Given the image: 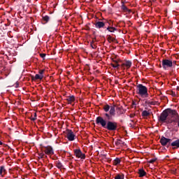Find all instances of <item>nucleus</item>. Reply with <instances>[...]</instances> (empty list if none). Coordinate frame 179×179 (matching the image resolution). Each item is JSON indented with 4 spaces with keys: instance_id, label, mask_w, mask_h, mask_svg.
Listing matches in <instances>:
<instances>
[{
    "instance_id": "15",
    "label": "nucleus",
    "mask_w": 179,
    "mask_h": 179,
    "mask_svg": "<svg viewBox=\"0 0 179 179\" xmlns=\"http://www.w3.org/2000/svg\"><path fill=\"white\" fill-rule=\"evenodd\" d=\"M66 100V101H68L69 104H71V103H73V101H75V96H69Z\"/></svg>"
},
{
    "instance_id": "34",
    "label": "nucleus",
    "mask_w": 179,
    "mask_h": 179,
    "mask_svg": "<svg viewBox=\"0 0 179 179\" xmlns=\"http://www.w3.org/2000/svg\"><path fill=\"white\" fill-rule=\"evenodd\" d=\"M45 55H46L45 53H41L40 54V57H41L43 58V59H45Z\"/></svg>"
},
{
    "instance_id": "26",
    "label": "nucleus",
    "mask_w": 179,
    "mask_h": 179,
    "mask_svg": "<svg viewBox=\"0 0 179 179\" xmlns=\"http://www.w3.org/2000/svg\"><path fill=\"white\" fill-rule=\"evenodd\" d=\"M5 171H6V169H5V166H0V175L2 176V173H5Z\"/></svg>"
},
{
    "instance_id": "24",
    "label": "nucleus",
    "mask_w": 179,
    "mask_h": 179,
    "mask_svg": "<svg viewBox=\"0 0 179 179\" xmlns=\"http://www.w3.org/2000/svg\"><path fill=\"white\" fill-rule=\"evenodd\" d=\"M110 65L113 66V68L120 69V64L111 63Z\"/></svg>"
},
{
    "instance_id": "16",
    "label": "nucleus",
    "mask_w": 179,
    "mask_h": 179,
    "mask_svg": "<svg viewBox=\"0 0 179 179\" xmlns=\"http://www.w3.org/2000/svg\"><path fill=\"white\" fill-rule=\"evenodd\" d=\"M171 122H173L174 125H177V127L179 128V115L177 117H175V119L171 120Z\"/></svg>"
},
{
    "instance_id": "19",
    "label": "nucleus",
    "mask_w": 179,
    "mask_h": 179,
    "mask_svg": "<svg viewBox=\"0 0 179 179\" xmlns=\"http://www.w3.org/2000/svg\"><path fill=\"white\" fill-rule=\"evenodd\" d=\"M113 166H118L121 163V159L120 158H115L113 162Z\"/></svg>"
},
{
    "instance_id": "2",
    "label": "nucleus",
    "mask_w": 179,
    "mask_h": 179,
    "mask_svg": "<svg viewBox=\"0 0 179 179\" xmlns=\"http://www.w3.org/2000/svg\"><path fill=\"white\" fill-rule=\"evenodd\" d=\"M136 93L138 96L143 98L149 97V93L148 92V87L146 86L143 85L142 84H138L136 86Z\"/></svg>"
},
{
    "instance_id": "20",
    "label": "nucleus",
    "mask_w": 179,
    "mask_h": 179,
    "mask_svg": "<svg viewBox=\"0 0 179 179\" xmlns=\"http://www.w3.org/2000/svg\"><path fill=\"white\" fill-rule=\"evenodd\" d=\"M116 110H117V114L119 115H122V114H124V111H122V106L117 107Z\"/></svg>"
},
{
    "instance_id": "22",
    "label": "nucleus",
    "mask_w": 179,
    "mask_h": 179,
    "mask_svg": "<svg viewBox=\"0 0 179 179\" xmlns=\"http://www.w3.org/2000/svg\"><path fill=\"white\" fill-rule=\"evenodd\" d=\"M29 120H31V121H36V120H37V113H34V116L31 115V116L29 117Z\"/></svg>"
},
{
    "instance_id": "3",
    "label": "nucleus",
    "mask_w": 179,
    "mask_h": 179,
    "mask_svg": "<svg viewBox=\"0 0 179 179\" xmlns=\"http://www.w3.org/2000/svg\"><path fill=\"white\" fill-rule=\"evenodd\" d=\"M66 138H67L68 141L72 142L75 141V138H76V135L73 132L71 129H67L65 131Z\"/></svg>"
},
{
    "instance_id": "21",
    "label": "nucleus",
    "mask_w": 179,
    "mask_h": 179,
    "mask_svg": "<svg viewBox=\"0 0 179 179\" xmlns=\"http://www.w3.org/2000/svg\"><path fill=\"white\" fill-rule=\"evenodd\" d=\"M55 164L57 169H62V167H64V166L62 165V163H61L59 161H56Z\"/></svg>"
},
{
    "instance_id": "44",
    "label": "nucleus",
    "mask_w": 179,
    "mask_h": 179,
    "mask_svg": "<svg viewBox=\"0 0 179 179\" xmlns=\"http://www.w3.org/2000/svg\"><path fill=\"white\" fill-rule=\"evenodd\" d=\"M51 169H52V164H51Z\"/></svg>"
},
{
    "instance_id": "10",
    "label": "nucleus",
    "mask_w": 179,
    "mask_h": 179,
    "mask_svg": "<svg viewBox=\"0 0 179 179\" xmlns=\"http://www.w3.org/2000/svg\"><path fill=\"white\" fill-rule=\"evenodd\" d=\"M74 153L76 157H78V159H82L83 160H85L86 159V155L82 152V150H80V149L74 150Z\"/></svg>"
},
{
    "instance_id": "23",
    "label": "nucleus",
    "mask_w": 179,
    "mask_h": 179,
    "mask_svg": "<svg viewBox=\"0 0 179 179\" xmlns=\"http://www.w3.org/2000/svg\"><path fill=\"white\" fill-rule=\"evenodd\" d=\"M150 115V113L148 112V110H143L142 112V117H149Z\"/></svg>"
},
{
    "instance_id": "43",
    "label": "nucleus",
    "mask_w": 179,
    "mask_h": 179,
    "mask_svg": "<svg viewBox=\"0 0 179 179\" xmlns=\"http://www.w3.org/2000/svg\"><path fill=\"white\" fill-rule=\"evenodd\" d=\"M0 145H2V141H0Z\"/></svg>"
},
{
    "instance_id": "36",
    "label": "nucleus",
    "mask_w": 179,
    "mask_h": 179,
    "mask_svg": "<svg viewBox=\"0 0 179 179\" xmlns=\"http://www.w3.org/2000/svg\"><path fill=\"white\" fill-rule=\"evenodd\" d=\"M91 47H92V48H96V45L93 44V42H92L91 43Z\"/></svg>"
},
{
    "instance_id": "40",
    "label": "nucleus",
    "mask_w": 179,
    "mask_h": 179,
    "mask_svg": "<svg viewBox=\"0 0 179 179\" xmlns=\"http://www.w3.org/2000/svg\"><path fill=\"white\" fill-rule=\"evenodd\" d=\"M173 96L174 97H176V93H175V92L173 94Z\"/></svg>"
},
{
    "instance_id": "5",
    "label": "nucleus",
    "mask_w": 179,
    "mask_h": 179,
    "mask_svg": "<svg viewBox=\"0 0 179 179\" xmlns=\"http://www.w3.org/2000/svg\"><path fill=\"white\" fill-rule=\"evenodd\" d=\"M41 150H43L45 155H48V156H52V155H54V148L50 145L42 146Z\"/></svg>"
},
{
    "instance_id": "35",
    "label": "nucleus",
    "mask_w": 179,
    "mask_h": 179,
    "mask_svg": "<svg viewBox=\"0 0 179 179\" xmlns=\"http://www.w3.org/2000/svg\"><path fill=\"white\" fill-rule=\"evenodd\" d=\"M112 61H113V62H114V64H116L120 62V60H118V59H112Z\"/></svg>"
},
{
    "instance_id": "17",
    "label": "nucleus",
    "mask_w": 179,
    "mask_h": 179,
    "mask_svg": "<svg viewBox=\"0 0 179 179\" xmlns=\"http://www.w3.org/2000/svg\"><path fill=\"white\" fill-rule=\"evenodd\" d=\"M107 30H108L110 33H114V31H117V29L115 27L110 26L106 27V31H107Z\"/></svg>"
},
{
    "instance_id": "25",
    "label": "nucleus",
    "mask_w": 179,
    "mask_h": 179,
    "mask_svg": "<svg viewBox=\"0 0 179 179\" xmlns=\"http://www.w3.org/2000/svg\"><path fill=\"white\" fill-rule=\"evenodd\" d=\"M124 174H117L115 176V179H124Z\"/></svg>"
},
{
    "instance_id": "9",
    "label": "nucleus",
    "mask_w": 179,
    "mask_h": 179,
    "mask_svg": "<svg viewBox=\"0 0 179 179\" xmlns=\"http://www.w3.org/2000/svg\"><path fill=\"white\" fill-rule=\"evenodd\" d=\"M166 113L168 114V117H171V118H174V117L177 118L178 116L179 115L177 110H173L171 108H166Z\"/></svg>"
},
{
    "instance_id": "12",
    "label": "nucleus",
    "mask_w": 179,
    "mask_h": 179,
    "mask_svg": "<svg viewBox=\"0 0 179 179\" xmlns=\"http://www.w3.org/2000/svg\"><path fill=\"white\" fill-rule=\"evenodd\" d=\"M171 146L173 149H178L179 148V138L176 139V141L171 142Z\"/></svg>"
},
{
    "instance_id": "8",
    "label": "nucleus",
    "mask_w": 179,
    "mask_h": 179,
    "mask_svg": "<svg viewBox=\"0 0 179 179\" xmlns=\"http://www.w3.org/2000/svg\"><path fill=\"white\" fill-rule=\"evenodd\" d=\"M107 22L97 21L94 23L96 29H107Z\"/></svg>"
},
{
    "instance_id": "32",
    "label": "nucleus",
    "mask_w": 179,
    "mask_h": 179,
    "mask_svg": "<svg viewBox=\"0 0 179 179\" xmlns=\"http://www.w3.org/2000/svg\"><path fill=\"white\" fill-rule=\"evenodd\" d=\"M108 40L110 41H113V42L115 41V38H113L111 36H109L108 38Z\"/></svg>"
},
{
    "instance_id": "45",
    "label": "nucleus",
    "mask_w": 179,
    "mask_h": 179,
    "mask_svg": "<svg viewBox=\"0 0 179 179\" xmlns=\"http://www.w3.org/2000/svg\"><path fill=\"white\" fill-rule=\"evenodd\" d=\"M52 159H53V160H55V158H52Z\"/></svg>"
},
{
    "instance_id": "42",
    "label": "nucleus",
    "mask_w": 179,
    "mask_h": 179,
    "mask_svg": "<svg viewBox=\"0 0 179 179\" xmlns=\"http://www.w3.org/2000/svg\"><path fill=\"white\" fill-rule=\"evenodd\" d=\"M44 158H45V159H47V155H45V156H44Z\"/></svg>"
},
{
    "instance_id": "37",
    "label": "nucleus",
    "mask_w": 179,
    "mask_h": 179,
    "mask_svg": "<svg viewBox=\"0 0 179 179\" xmlns=\"http://www.w3.org/2000/svg\"><path fill=\"white\" fill-rule=\"evenodd\" d=\"M130 118H134L135 117V113H131L129 115Z\"/></svg>"
},
{
    "instance_id": "18",
    "label": "nucleus",
    "mask_w": 179,
    "mask_h": 179,
    "mask_svg": "<svg viewBox=\"0 0 179 179\" xmlns=\"http://www.w3.org/2000/svg\"><path fill=\"white\" fill-rule=\"evenodd\" d=\"M138 174H139V177L141 178L145 177V176H146V171H145L143 169H138Z\"/></svg>"
},
{
    "instance_id": "33",
    "label": "nucleus",
    "mask_w": 179,
    "mask_h": 179,
    "mask_svg": "<svg viewBox=\"0 0 179 179\" xmlns=\"http://www.w3.org/2000/svg\"><path fill=\"white\" fill-rule=\"evenodd\" d=\"M44 72H45V70L42 69V70H39L38 73L40 75H43Z\"/></svg>"
},
{
    "instance_id": "41",
    "label": "nucleus",
    "mask_w": 179,
    "mask_h": 179,
    "mask_svg": "<svg viewBox=\"0 0 179 179\" xmlns=\"http://www.w3.org/2000/svg\"><path fill=\"white\" fill-rule=\"evenodd\" d=\"M176 132L178 131V129H175Z\"/></svg>"
},
{
    "instance_id": "7",
    "label": "nucleus",
    "mask_w": 179,
    "mask_h": 179,
    "mask_svg": "<svg viewBox=\"0 0 179 179\" xmlns=\"http://www.w3.org/2000/svg\"><path fill=\"white\" fill-rule=\"evenodd\" d=\"M167 119L169 120V115L167 113V110L165 109L164 110H163V112L160 114L158 121L161 122H164L165 121L167 120Z\"/></svg>"
},
{
    "instance_id": "6",
    "label": "nucleus",
    "mask_w": 179,
    "mask_h": 179,
    "mask_svg": "<svg viewBox=\"0 0 179 179\" xmlns=\"http://www.w3.org/2000/svg\"><path fill=\"white\" fill-rule=\"evenodd\" d=\"M162 65L163 69L166 71L167 68H173V61L167 59H162Z\"/></svg>"
},
{
    "instance_id": "31",
    "label": "nucleus",
    "mask_w": 179,
    "mask_h": 179,
    "mask_svg": "<svg viewBox=\"0 0 179 179\" xmlns=\"http://www.w3.org/2000/svg\"><path fill=\"white\" fill-rule=\"evenodd\" d=\"M156 160H157V158H153L152 159H150L148 163H150L151 164H153V163H155V162H156Z\"/></svg>"
},
{
    "instance_id": "13",
    "label": "nucleus",
    "mask_w": 179,
    "mask_h": 179,
    "mask_svg": "<svg viewBox=\"0 0 179 179\" xmlns=\"http://www.w3.org/2000/svg\"><path fill=\"white\" fill-rule=\"evenodd\" d=\"M44 78V76L40 74H36L35 76H31L32 80H41Z\"/></svg>"
},
{
    "instance_id": "30",
    "label": "nucleus",
    "mask_w": 179,
    "mask_h": 179,
    "mask_svg": "<svg viewBox=\"0 0 179 179\" xmlns=\"http://www.w3.org/2000/svg\"><path fill=\"white\" fill-rule=\"evenodd\" d=\"M38 159H44V156H45V154L42 152L38 154Z\"/></svg>"
},
{
    "instance_id": "28",
    "label": "nucleus",
    "mask_w": 179,
    "mask_h": 179,
    "mask_svg": "<svg viewBox=\"0 0 179 179\" xmlns=\"http://www.w3.org/2000/svg\"><path fill=\"white\" fill-rule=\"evenodd\" d=\"M121 143H122V145H124V142H122L120 139H118V140L115 142L116 146H120V145H121Z\"/></svg>"
},
{
    "instance_id": "29",
    "label": "nucleus",
    "mask_w": 179,
    "mask_h": 179,
    "mask_svg": "<svg viewBox=\"0 0 179 179\" xmlns=\"http://www.w3.org/2000/svg\"><path fill=\"white\" fill-rule=\"evenodd\" d=\"M157 103V101H148L147 102L148 106H156Z\"/></svg>"
},
{
    "instance_id": "27",
    "label": "nucleus",
    "mask_w": 179,
    "mask_h": 179,
    "mask_svg": "<svg viewBox=\"0 0 179 179\" xmlns=\"http://www.w3.org/2000/svg\"><path fill=\"white\" fill-rule=\"evenodd\" d=\"M43 20L47 23L48 22V20H50V17L48 15H45L43 17Z\"/></svg>"
},
{
    "instance_id": "1",
    "label": "nucleus",
    "mask_w": 179,
    "mask_h": 179,
    "mask_svg": "<svg viewBox=\"0 0 179 179\" xmlns=\"http://www.w3.org/2000/svg\"><path fill=\"white\" fill-rule=\"evenodd\" d=\"M115 104L110 106L108 104H106L103 106V117L98 116L96 119V125H101L102 128L107 129L108 131L114 132L118 129V123L113 122V117H115Z\"/></svg>"
},
{
    "instance_id": "38",
    "label": "nucleus",
    "mask_w": 179,
    "mask_h": 179,
    "mask_svg": "<svg viewBox=\"0 0 179 179\" xmlns=\"http://www.w3.org/2000/svg\"><path fill=\"white\" fill-rule=\"evenodd\" d=\"M172 64H173V66H176V65L177 64V61L172 62Z\"/></svg>"
},
{
    "instance_id": "4",
    "label": "nucleus",
    "mask_w": 179,
    "mask_h": 179,
    "mask_svg": "<svg viewBox=\"0 0 179 179\" xmlns=\"http://www.w3.org/2000/svg\"><path fill=\"white\" fill-rule=\"evenodd\" d=\"M159 142L162 146H167V148H169V146H171L173 140L171 138H167L162 136L160 138Z\"/></svg>"
},
{
    "instance_id": "39",
    "label": "nucleus",
    "mask_w": 179,
    "mask_h": 179,
    "mask_svg": "<svg viewBox=\"0 0 179 179\" xmlns=\"http://www.w3.org/2000/svg\"><path fill=\"white\" fill-rule=\"evenodd\" d=\"M15 87H19V84H16Z\"/></svg>"
},
{
    "instance_id": "11",
    "label": "nucleus",
    "mask_w": 179,
    "mask_h": 179,
    "mask_svg": "<svg viewBox=\"0 0 179 179\" xmlns=\"http://www.w3.org/2000/svg\"><path fill=\"white\" fill-rule=\"evenodd\" d=\"M120 8L123 12H128V13H131V12H132V10L129 9L128 7L125 6V1H122V6Z\"/></svg>"
},
{
    "instance_id": "14",
    "label": "nucleus",
    "mask_w": 179,
    "mask_h": 179,
    "mask_svg": "<svg viewBox=\"0 0 179 179\" xmlns=\"http://www.w3.org/2000/svg\"><path fill=\"white\" fill-rule=\"evenodd\" d=\"M122 66H126V68H131V66H132V62L129 60H127L122 64Z\"/></svg>"
}]
</instances>
